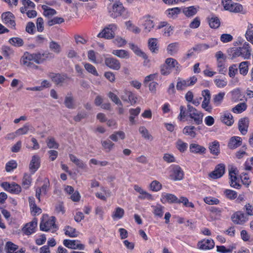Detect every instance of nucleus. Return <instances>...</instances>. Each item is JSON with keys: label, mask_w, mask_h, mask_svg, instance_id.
Returning a JSON list of instances; mask_svg holds the SVG:
<instances>
[{"label": "nucleus", "mask_w": 253, "mask_h": 253, "mask_svg": "<svg viewBox=\"0 0 253 253\" xmlns=\"http://www.w3.org/2000/svg\"><path fill=\"white\" fill-rule=\"evenodd\" d=\"M109 15L112 18H116L119 16H122L126 19L129 16V14L126 9L124 7L123 4L118 1L112 6V8L109 11Z\"/></svg>", "instance_id": "obj_1"}, {"label": "nucleus", "mask_w": 253, "mask_h": 253, "mask_svg": "<svg viewBox=\"0 0 253 253\" xmlns=\"http://www.w3.org/2000/svg\"><path fill=\"white\" fill-rule=\"evenodd\" d=\"M55 221L56 218L54 216H51L47 219H43L40 223V229L46 232L48 231L53 233L55 232L58 229Z\"/></svg>", "instance_id": "obj_2"}, {"label": "nucleus", "mask_w": 253, "mask_h": 253, "mask_svg": "<svg viewBox=\"0 0 253 253\" xmlns=\"http://www.w3.org/2000/svg\"><path fill=\"white\" fill-rule=\"evenodd\" d=\"M188 116L193 120V124L199 125L203 123V114L190 104L187 105Z\"/></svg>", "instance_id": "obj_3"}, {"label": "nucleus", "mask_w": 253, "mask_h": 253, "mask_svg": "<svg viewBox=\"0 0 253 253\" xmlns=\"http://www.w3.org/2000/svg\"><path fill=\"white\" fill-rule=\"evenodd\" d=\"M117 27L115 24H110L105 28L102 32L98 34L99 38H104L107 39H110L114 37V32L117 30Z\"/></svg>", "instance_id": "obj_4"}, {"label": "nucleus", "mask_w": 253, "mask_h": 253, "mask_svg": "<svg viewBox=\"0 0 253 253\" xmlns=\"http://www.w3.org/2000/svg\"><path fill=\"white\" fill-rule=\"evenodd\" d=\"M176 84V89L178 90H183L189 86L194 84L197 81V79L195 76H193L187 80H181L178 79Z\"/></svg>", "instance_id": "obj_5"}, {"label": "nucleus", "mask_w": 253, "mask_h": 253, "mask_svg": "<svg viewBox=\"0 0 253 253\" xmlns=\"http://www.w3.org/2000/svg\"><path fill=\"white\" fill-rule=\"evenodd\" d=\"M0 185L5 190L12 194H18L21 191L20 186L15 183H9L4 182L1 183Z\"/></svg>", "instance_id": "obj_6"}, {"label": "nucleus", "mask_w": 253, "mask_h": 253, "mask_svg": "<svg viewBox=\"0 0 253 253\" xmlns=\"http://www.w3.org/2000/svg\"><path fill=\"white\" fill-rule=\"evenodd\" d=\"M49 180L47 178H45L43 181V184L41 187H38L36 190V197L39 201H41V196L46 195L47 191L49 189Z\"/></svg>", "instance_id": "obj_7"}, {"label": "nucleus", "mask_w": 253, "mask_h": 253, "mask_svg": "<svg viewBox=\"0 0 253 253\" xmlns=\"http://www.w3.org/2000/svg\"><path fill=\"white\" fill-rule=\"evenodd\" d=\"M64 245L67 248L73 250H83L84 249L85 246L84 244H81L79 240H71L65 239L63 241Z\"/></svg>", "instance_id": "obj_8"}, {"label": "nucleus", "mask_w": 253, "mask_h": 253, "mask_svg": "<svg viewBox=\"0 0 253 253\" xmlns=\"http://www.w3.org/2000/svg\"><path fill=\"white\" fill-rule=\"evenodd\" d=\"M105 64L110 69L114 70L120 69L121 65L119 60L113 57H109L105 58Z\"/></svg>", "instance_id": "obj_9"}, {"label": "nucleus", "mask_w": 253, "mask_h": 253, "mask_svg": "<svg viewBox=\"0 0 253 253\" xmlns=\"http://www.w3.org/2000/svg\"><path fill=\"white\" fill-rule=\"evenodd\" d=\"M3 22L8 26L14 28L15 27V17L10 12H4L1 15Z\"/></svg>", "instance_id": "obj_10"}, {"label": "nucleus", "mask_w": 253, "mask_h": 253, "mask_svg": "<svg viewBox=\"0 0 253 253\" xmlns=\"http://www.w3.org/2000/svg\"><path fill=\"white\" fill-rule=\"evenodd\" d=\"M214 242L212 239L203 240L197 244L198 248L202 250H209L213 248Z\"/></svg>", "instance_id": "obj_11"}, {"label": "nucleus", "mask_w": 253, "mask_h": 253, "mask_svg": "<svg viewBox=\"0 0 253 253\" xmlns=\"http://www.w3.org/2000/svg\"><path fill=\"white\" fill-rule=\"evenodd\" d=\"M231 218L234 223L238 224H243L247 220L246 215L241 211H237L234 213Z\"/></svg>", "instance_id": "obj_12"}, {"label": "nucleus", "mask_w": 253, "mask_h": 253, "mask_svg": "<svg viewBox=\"0 0 253 253\" xmlns=\"http://www.w3.org/2000/svg\"><path fill=\"white\" fill-rule=\"evenodd\" d=\"M178 199V198L173 194L163 193L161 196V202L163 204L167 203L169 204H177Z\"/></svg>", "instance_id": "obj_13"}, {"label": "nucleus", "mask_w": 253, "mask_h": 253, "mask_svg": "<svg viewBox=\"0 0 253 253\" xmlns=\"http://www.w3.org/2000/svg\"><path fill=\"white\" fill-rule=\"evenodd\" d=\"M37 226L36 220H33L31 222L27 223L23 227L22 231L23 233L27 235L32 234L35 232V228Z\"/></svg>", "instance_id": "obj_14"}, {"label": "nucleus", "mask_w": 253, "mask_h": 253, "mask_svg": "<svg viewBox=\"0 0 253 253\" xmlns=\"http://www.w3.org/2000/svg\"><path fill=\"white\" fill-rule=\"evenodd\" d=\"M40 157L37 155L33 156L29 165V169L31 172H35L40 167Z\"/></svg>", "instance_id": "obj_15"}, {"label": "nucleus", "mask_w": 253, "mask_h": 253, "mask_svg": "<svg viewBox=\"0 0 253 253\" xmlns=\"http://www.w3.org/2000/svg\"><path fill=\"white\" fill-rule=\"evenodd\" d=\"M240 51L242 52V57L245 59H249L251 55V48L248 42H245L242 47H240Z\"/></svg>", "instance_id": "obj_16"}, {"label": "nucleus", "mask_w": 253, "mask_h": 253, "mask_svg": "<svg viewBox=\"0 0 253 253\" xmlns=\"http://www.w3.org/2000/svg\"><path fill=\"white\" fill-rule=\"evenodd\" d=\"M190 152L194 154H204L206 153V149L202 146L196 143H191L189 146Z\"/></svg>", "instance_id": "obj_17"}, {"label": "nucleus", "mask_w": 253, "mask_h": 253, "mask_svg": "<svg viewBox=\"0 0 253 253\" xmlns=\"http://www.w3.org/2000/svg\"><path fill=\"white\" fill-rule=\"evenodd\" d=\"M33 57L34 61L37 64H41L46 58H48L49 53H43L40 52L34 53L32 54Z\"/></svg>", "instance_id": "obj_18"}, {"label": "nucleus", "mask_w": 253, "mask_h": 253, "mask_svg": "<svg viewBox=\"0 0 253 253\" xmlns=\"http://www.w3.org/2000/svg\"><path fill=\"white\" fill-rule=\"evenodd\" d=\"M249 126V120L248 118H242L239 121L238 127L241 133L245 135L247 132V129Z\"/></svg>", "instance_id": "obj_19"}, {"label": "nucleus", "mask_w": 253, "mask_h": 253, "mask_svg": "<svg viewBox=\"0 0 253 253\" xmlns=\"http://www.w3.org/2000/svg\"><path fill=\"white\" fill-rule=\"evenodd\" d=\"M242 139L239 136L232 137L228 143V146L231 149H234L242 145Z\"/></svg>", "instance_id": "obj_20"}, {"label": "nucleus", "mask_w": 253, "mask_h": 253, "mask_svg": "<svg viewBox=\"0 0 253 253\" xmlns=\"http://www.w3.org/2000/svg\"><path fill=\"white\" fill-rule=\"evenodd\" d=\"M32 61H34L33 55L28 52H24L23 55L20 59L21 64L25 66L29 65Z\"/></svg>", "instance_id": "obj_21"}, {"label": "nucleus", "mask_w": 253, "mask_h": 253, "mask_svg": "<svg viewBox=\"0 0 253 253\" xmlns=\"http://www.w3.org/2000/svg\"><path fill=\"white\" fill-rule=\"evenodd\" d=\"M230 176V185L235 188L241 186V175H229Z\"/></svg>", "instance_id": "obj_22"}, {"label": "nucleus", "mask_w": 253, "mask_h": 253, "mask_svg": "<svg viewBox=\"0 0 253 253\" xmlns=\"http://www.w3.org/2000/svg\"><path fill=\"white\" fill-rule=\"evenodd\" d=\"M129 48L133 51V52L137 55L142 57L143 59L146 60L148 58L147 55L139 48L133 43H129Z\"/></svg>", "instance_id": "obj_23"}, {"label": "nucleus", "mask_w": 253, "mask_h": 253, "mask_svg": "<svg viewBox=\"0 0 253 253\" xmlns=\"http://www.w3.org/2000/svg\"><path fill=\"white\" fill-rule=\"evenodd\" d=\"M129 48L133 51V52L137 55L142 57L143 59L146 60L148 58L147 55L139 48L133 43H129Z\"/></svg>", "instance_id": "obj_24"}, {"label": "nucleus", "mask_w": 253, "mask_h": 253, "mask_svg": "<svg viewBox=\"0 0 253 253\" xmlns=\"http://www.w3.org/2000/svg\"><path fill=\"white\" fill-rule=\"evenodd\" d=\"M129 48L133 51V52L137 55L142 57L143 59L146 60L148 58L147 55L139 48L133 43H129Z\"/></svg>", "instance_id": "obj_25"}, {"label": "nucleus", "mask_w": 253, "mask_h": 253, "mask_svg": "<svg viewBox=\"0 0 253 253\" xmlns=\"http://www.w3.org/2000/svg\"><path fill=\"white\" fill-rule=\"evenodd\" d=\"M180 12L181 8L177 7L169 8L165 12L167 16L169 18H175Z\"/></svg>", "instance_id": "obj_26"}, {"label": "nucleus", "mask_w": 253, "mask_h": 253, "mask_svg": "<svg viewBox=\"0 0 253 253\" xmlns=\"http://www.w3.org/2000/svg\"><path fill=\"white\" fill-rule=\"evenodd\" d=\"M69 158L73 163H74L79 168L81 169H84L86 167V165L84 163L83 161L78 159L76 156L73 154H70Z\"/></svg>", "instance_id": "obj_27"}, {"label": "nucleus", "mask_w": 253, "mask_h": 253, "mask_svg": "<svg viewBox=\"0 0 253 253\" xmlns=\"http://www.w3.org/2000/svg\"><path fill=\"white\" fill-rule=\"evenodd\" d=\"M101 191L102 192H97L95 194V196L100 200L106 201L107 198L110 197L111 192L110 190H107L104 187L101 188Z\"/></svg>", "instance_id": "obj_28"}, {"label": "nucleus", "mask_w": 253, "mask_h": 253, "mask_svg": "<svg viewBox=\"0 0 253 253\" xmlns=\"http://www.w3.org/2000/svg\"><path fill=\"white\" fill-rule=\"evenodd\" d=\"M220 120L227 126H231L234 122L233 117L229 113H225L221 116Z\"/></svg>", "instance_id": "obj_29"}, {"label": "nucleus", "mask_w": 253, "mask_h": 253, "mask_svg": "<svg viewBox=\"0 0 253 253\" xmlns=\"http://www.w3.org/2000/svg\"><path fill=\"white\" fill-rule=\"evenodd\" d=\"M64 104L65 106L69 109H74L76 108L74 98L71 95V94H68V95L65 97Z\"/></svg>", "instance_id": "obj_30"}, {"label": "nucleus", "mask_w": 253, "mask_h": 253, "mask_svg": "<svg viewBox=\"0 0 253 253\" xmlns=\"http://www.w3.org/2000/svg\"><path fill=\"white\" fill-rule=\"evenodd\" d=\"M197 9L194 6H191L187 7H184L182 12L184 14L188 17H192L197 13Z\"/></svg>", "instance_id": "obj_31"}, {"label": "nucleus", "mask_w": 253, "mask_h": 253, "mask_svg": "<svg viewBox=\"0 0 253 253\" xmlns=\"http://www.w3.org/2000/svg\"><path fill=\"white\" fill-rule=\"evenodd\" d=\"M227 52L228 55L231 57V59H234L237 57H242V52L240 51V47L236 48H230L228 50Z\"/></svg>", "instance_id": "obj_32"}, {"label": "nucleus", "mask_w": 253, "mask_h": 253, "mask_svg": "<svg viewBox=\"0 0 253 253\" xmlns=\"http://www.w3.org/2000/svg\"><path fill=\"white\" fill-rule=\"evenodd\" d=\"M112 54L123 59H127L129 57V53L127 51L123 49L113 50Z\"/></svg>", "instance_id": "obj_33"}, {"label": "nucleus", "mask_w": 253, "mask_h": 253, "mask_svg": "<svg viewBox=\"0 0 253 253\" xmlns=\"http://www.w3.org/2000/svg\"><path fill=\"white\" fill-rule=\"evenodd\" d=\"M149 49L153 53H157L158 51L157 40L155 38H151L148 41Z\"/></svg>", "instance_id": "obj_34"}, {"label": "nucleus", "mask_w": 253, "mask_h": 253, "mask_svg": "<svg viewBox=\"0 0 253 253\" xmlns=\"http://www.w3.org/2000/svg\"><path fill=\"white\" fill-rule=\"evenodd\" d=\"M196 129L195 127L193 126H187L184 127L183 129V134L189 135L192 138L195 137L196 133L194 130Z\"/></svg>", "instance_id": "obj_35"}, {"label": "nucleus", "mask_w": 253, "mask_h": 253, "mask_svg": "<svg viewBox=\"0 0 253 253\" xmlns=\"http://www.w3.org/2000/svg\"><path fill=\"white\" fill-rule=\"evenodd\" d=\"M152 208L153 209V212L155 216L158 217H162L164 214V207L160 205H157L156 206H152Z\"/></svg>", "instance_id": "obj_36"}, {"label": "nucleus", "mask_w": 253, "mask_h": 253, "mask_svg": "<svg viewBox=\"0 0 253 253\" xmlns=\"http://www.w3.org/2000/svg\"><path fill=\"white\" fill-rule=\"evenodd\" d=\"M179 50V44L178 42H173L168 45L167 51L169 54L173 55L176 54Z\"/></svg>", "instance_id": "obj_37"}, {"label": "nucleus", "mask_w": 253, "mask_h": 253, "mask_svg": "<svg viewBox=\"0 0 253 253\" xmlns=\"http://www.w3.org/2000/svg\"><path fill=\"white\" fill-rule=\"evenodd\" d=\"M42 9L43 10V15L48 18L56 14V11L45 5H43L42 6Z\"/></svg>", "instance_id": "obj_38"}, {"label": "nucleus", "mask_w": 253, "mask_h": 253, "mask_svg": "<svg viewBox=\"0 0 253 253\" xmlns=\"http://www.w3.org/2000/svg\"><path fill=\"white\" fill-rule=\"evenodd\" d=\"M224 96V92H219L217 94L214 95L212 100L213 104L215 106H219L222 103Z\"/></svg>", "instance_id": "obj_39"}, {"label": "nucleus", "mask_w": 253, "mask_h": 253, "mask_svg": "<svg viewBox=\"0 0 253 253\" xmlns=\"http://www.w3.org/2000/svg\"><path fill=\"white\" fill-rule=\"evenodd\" d=\"M8 42L12 45L15 47H21L24 45L23 40L19 37H14L10 38Z\"/></svg>", "instance_id": "obj_40"}, {"label": "nucleus", "mask_w": 253, "mask_h": 253, "mask_svg": "<svg viewBox=\"0 0 253 253\" xmlns=\"http://www.w3.org/2000/svg\"><path fill=\"white\" fill-rule=\"evenodd\" d=\"M165 63L167 66L170 67V70H171L172 68H175L177 71L179 70V64L175 59L172 58H168L166 59Z\"/></svg>", "instance_id": "obj_41"}, {"label": "nucleus", "mask_w": 253, "mask_h": 253, "mask_svg": "<svg viewBox=\"0 0 253 253\" xmlns=\"http://www.w3.org/2000/svg\"><path fill=\"white\" fill-rule=\"evenodd\" d=\"M50 77L52 81L56 84H62L64 81L65 78L59 74L51 73Z\"/></svg>", "instance_id": "obj_42"}, {"label": "nucleus", "mask_w": 253, "mask_h": 253, "mask_svg": "<svg viewBox=\"0 0 253 253\" xmlns=\"http://www.w3.org/2000/svg\"><path fill=\"white\" fill-rule=\"evenodd\" d=\"M219 144L217 141H214L209 146L211 153L215 155H218L219 153Z\"/></svg>", "instance_id": "obj_43"}, {"label": "nucleus", "mask_w": 253, "mask_h": 253, "mask_svg": "<svg viewBox=\"0 0 253 253\" xmlns=\"http://www.w3.org/2000/svg\"><path fill=\"white\" fill-rule=\"evenodd\" d=\"M125 214L124 210L121 208L118 207L115 209L112 217L114 219L122 218Z\"/></svg>", "instance_id": "obj_44"}, {"label": "nucleus", "mask_w": 253, "mask_h": 253, "mask_svg": "<svg viewBox=\"0 0 253 253\" xmlns=\"http://www.w3.org/2000/svg\"><path fill=\"white\" fill-rule=\"evenodd\" d=\"M249 64L248 61H244L240 63L239 66V69L240 73L243 76H245L247 74L249 70Z\"/></svg>", "instance_id": "obj_45"}, {"label": "nucleus", "mask_w": 253, "mask_h": 253, "mask_svg": "<svg viewBox=\"0 0 253 253\" xmlns=\"http://www.w3.org/2000/svg\"><path fill=\"white\" fill-rule=\"evenodd\" d=\"M209 25L211 28H217L220 25V22L219 18L213 16L211 18H209Z\"/></svg>", "instance_id": "obj_46"}, {"label": "nucleus", "mask_w": 253, "mask_h": 253, "mask_svg": "<svg viewBox=\"0 0 253 253\" xmlns=\"http://www.w3.org/2000/svg\"><path fill=\"white\" fill-rule=\"evenodd\" d=\"M46 142L48 148L49 149H58L59 148V144L56 142L54 138L52 137H48L46 140Z\"/></svg>", "instance_id": "obj_47"}, {"label": "nucleus", "mask_w": 253, "mask_h": 253, "mask_svg": "<svg viewBox=\"0 0 253 253\" xmlns=\"http://www.w3.org/2000/svg\"><path fill=\"white\" fill-rule=\"evenodd\" d=\"M50 49L56 54H58L61 52V48L60 44L55 41H52L49 44Z\"/></svg>", "instance_id": "obj_48"}, {"label": "nucleus", "mask_w": 253, "mask_h": 253, "mask_svg": "<svg viewBox=\"0 0 253 253\" xmlns=\"http://www.w3.org/2000/svg\"><path fill=\"white\" fill-rule=\"evenodd\" d=\"M65 234L70 237H76L78 234L76 230L69 226H67L65 228Z\"/></svg>", "instance_id": "obj_49"}, {"label": "nucleus", "mask_w": 253, "mask_h": 253, "mask_svg": "<svg viewBox=\"0 0 253 253\" xmlns=\"http://www.w3.org/2000/svg\"><path fill=\"white\" fill-rule=\"evenodd\" d=\"M247 40L253 44V25L249 24L246 33Z\"/></svg>", "instance_id": "obj_50"}, {"label": "nucleus", "mask_w": 253, "mask_h": 253, "mask_svg": "<svg viewBox=\"0 0 253 253\" xmlns=\"http://www.w3.org/2000/svg\"><path fill=\"white\" fill-rule=\"evenodd\" d=\"M217 251L221 253H231L232 251L236 248L235 245L230 246L228 248H226L224 246H217Z\"/></svg>", "instance_id": "obj_51"}, {"label": "nucleus", "mask_w": 253, "mask_h": 253, "mask_svg": "<svg viewBox=\"0 0 253 253\" xmlns=\"http://www.w3.org/2000/svg\"><path fill=\"white\" fill-rule=\"evenodd\" d=\"M225 171V166L224 164H219L216 166L214 170L210 174H224Z\"/></svg>", "instance_id": "obj_52"}, {"label": "nucleus", "mask_w": 253, "mask_h": 253, "mask_svg": "<svg viewBox=\"0 0 253 253\" xmlns=\"http://www.w3.org/2000/svg\"><path fill=\"white\" fill-rule=\"evenodd\" d=\"M139 131L145 139L150 140H153V136L149 133L148 130L144 126H140L139 128Z\"/></svg>", "instance_id": "obj_53"}, {"label": "nucleus", "mask_w": 253, "mask_h": 253, "mask_svg": "<svg viewBox=\"0 0 253 253\" xmlns=\"http://www.w3.org/2000/svg\"><path fill=\"white\" fill-rule=\"evenodd\" d=\"M180 203H182L183 206L186 207L194 208L193 203L189 202L188 199L185 197L181 196L180 197V199H178L177 204Z\"/></svg>", "instance_id": "obj_54"}, {"label": "nucleus", "mask_w": 253, "mask_h": 253, "mask_svg": "<svg viewBox=\"0 0 253 253\" xmlns=\"http://www.w3.org/2000/svg\"><path fill=\"white\" fill-rule=\"evenodd\" d=\"M102 145L106 152H110L114 146L113 143L110 140L107 139L101 142Z\"/></svg>", "instance_id": "obj_55"}, {"label": "nucleus", "mask_w": 253, "mask_h": 253, "mask_svg": "<svg viewBox=\"0 0 253 253\" xmlns=\"http://www.w3.org/2000/svg\"><path fill=\"white\" fill-rule=\"evenodd\" d=\"M31 127V125L29 123H26L22 127L18 129L15 131V134L18 135L25 134L28 132Z\"/></svg>", "instance_id": "obj_56"}, {"label": "nucleus", "mask_w": 253, "mask_h": 253, "mask_svg": "<svg viewBox=\"0 0 253 253\" xmlns=\"http://www.w3.org/2000/svg\"><path fill=\"white\" fill-rule=\"evenodd\" d=\"M176 148L180 152H184L187 149V143L184 142L181 139H178L176 143Z\"/></svg>", "instance_id": "obj_57"}, {"label": "nucleus", "mask_w": 253, "mask_h": 253, "mask_svg": "<svg viewBox=\"0 0 253 253\" xmlns=\"http://www.w3.org/2000/svg\"><path fill=\"white\" fill-rule=\"evenodd\" d=\"M5 248L7 253H14V252L18 249V246L11 242H7L6 243Z\"/></svg>", "instance_id": "obj_58"}, {"label": "nucleus", "mask_w": 253, "mask_h": 253, "mask_svg": "<svg viewBox=\"0 0 253 253\" xmlns=\"http://www.w3.org/2000/svg\"><path fill=\"white\" fill-rule=\"evenodd\" d=\"M108 96L116 104L121 106H123V104L119 98L113 92L110 91L108 93Z\"/></svg>", "instance_id": "obj_59"}, {"label": "nucleus", "mask_w": 253, "mask_h": 253, "mask_svg": "<svg viewBox=\"0 0 253 253\" xmlns=\"http://www.w3.org/2000/svg\"><path fill=\"white\" fill-rule=\"evenodd\" d=\"M243 7L242 4L239 3H234L233 5L230 9V11L234 13H239L242 12V13H245V12H243Z\"/></svg>", "instance_id": "obj_60"}, {"label": "nucleus", "mask_w": 253, "mask_h": 253, "mask_svg": "<svg viewBox=\"0 0 253 253\" xmlns=\"http://www.w3.org/2000/svg\"><path fill=\"white\" fill-rule=\"evenodd\" d=\"M246 108V104L245 103H241L232 108V111L234 113H240L245 111Z\"/></svg>", "instance_id": "obj_61"}, {"label": "nucleus", "mask_w": 253, "mask_h": 253, "mask_svg": "<svg viewBox=\"0 0 253 253\" xmlns=\"http://www.w3.org/2000/svg\"><path fill=\"white\" fill-rule=\"evenodd\" d=\"M64 22V19L62 17H55L50 19L47 22V25L49 26H53L55 24H59Z\"/></svg>", "instance_id": "obj_62"}, {"label": "nucleus", "mask_w": 253, "mask_h": 253, "mask_svg": "<svg viewBox=\"0 0 253 253\" xmlns=\"http://www.w3.org/2000/svg\"><path fill=\"white\" fill-rule=\"evenodd\" d=\"M84 68L88 72L93 74L95 76H98V74L94 66L89 63H85L84 64Z\"/></svg>", "instance_id": "obj_63"}, {"label": "nucleus", "mask_w": 253, "mask_h": 253, "mask_svg": "<svg viewBox=\"0 0 253 253\" xmlns=\"http://www.w3.org/2000/svg\"><path fill=\"white\" fill-rule=\"evenodd\" d=\"M17 167V164L15 160H11L7 162L5 166L6 171L8 172H10L13 169H16Z\"/></svg>", "instance_id": "obj_64"}]
</instances>
